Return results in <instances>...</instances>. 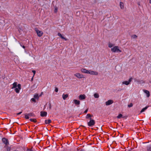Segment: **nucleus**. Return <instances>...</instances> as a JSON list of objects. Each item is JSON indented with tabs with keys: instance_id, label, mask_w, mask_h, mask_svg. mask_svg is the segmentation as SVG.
Listing matches in <instances>:
<instances>
[{
	"instance_id": "f257e3e1",
	"label": "nucleus",
	"mask_w": 151,
	"mask_h": 151,
	"mask_svg": "<svg viewBox=\"0 0 151 151\" xmlns=\"http://www.w3.org/2000/svg\"><path fill=\"white\" fill-rule=\"evenodd\" d=\"M111 51L114 52H121L122 50L119 49V47L118 46H115L111 49Z\"/></svg>"
},
{
	"instance_id": "412c9836",
	"label": "nucleus",
	"mask_w": 151,
	"mask_h": 151,
	"mask_svg": "<svg viewBox=\"0 0 151 151\" xmlns=\"http://www.w3.org/2000/svg\"><path fill=\"white\" fill-rule=\"evenodd\" d=\"M148 106H146L145 108H143L141 111L140 112L142 113L145 111L148 108Z\"/></svg>"
},
{
	"instance_id": "4468645a",
	"label": "nucleus",
	"mask_w": 151,
	"mask_h": 151,
	"mask_svg": "<svg viewBox=\"0 0 151 151\" xmlns=\"http://www.w3.org/2000/svg\"><path fill=\"white\" fill-rule=\"evenodd\" d=\"M17 82H14L12 84L13 86L12 87V89L14 88L17 86Z\"/></svg>"
},
{
	"instance_id": "37998d69",
	"label": "nucleus",
	"mask_w": 151,
	"mask_h": 151,
	"mask_svg": "<svg viewBox=\"0 0 151 151\" xmlns=\"http://www.w3.org/2000/svg\"><path fill=\"white\" fill-rule=\"evenodd\" d=\"M34 76H33L32 78H31V81H32L33 80V77H34Z\"/></svg>"
},
{
	"instance_id": "de8ad7c7",
	"label": "nucleus",
	"mask_w": 151,
	"mask_h": 151,
	"mask_svg": "<svg viewBox=\"0 0 151 151\" xmlns=\"http://www.w3.org/2000/svg\"><path fill=\"white\" fill-rule=\"evenodd\" d=\"M14 151H18L17 150H14Z\"/></svg>"
},
{
	"instance_id": "6ab92c4d",
	"label": "nucleus",
	"mask_w": 151,
	"mask_h": 151,
	"mask_svg": "<svg viewBox=\"0 0 151 151\" xmlns=\"http://www.w3.org/2000/svg\"><path fill=\"white\" fill-rule=\"evenodd\" d=\"M88 70L85 68H82L81 69V71L82 72L85 73H87Z\"/></svg>"
},
{
	"instance_id": "49530a36",
	"label": "nucleus",
	"mask_w": 151,
	"mask_h": 151,
	"mask_svg": "<svg viewBox=\"0 0 151 151\" xmlns=\"http://www.w3.org/2000/svg\"><path fill=\"white\" fill-rule=\"evenodd\" d=\"M80 151H84V150H80Z\"/></svg>"
},
{
	"instance_id": "5701e85b",
	"label": "nucleus",
	"mask_w": 151,
	"mask_h": 151,
	"mask_svg": "<svg viewBox=\"0 0 151 151\" xmlns=\"http://www.w3.org/2000/svg\"><path fill=\"white\" fill-rule=\"evenodd\" d=\"M108 47L109 48H111L114 45L111 43L110 42H109L108 43Z\"/></svg>"
},
{
	"instance_id": "f8f14e48",
	"label": "nucleus",
	"mask_w": 151,
	"mask_h": 151,
	"mask_svg": "<svg viewBox=\"0 0 151 151\" xmlns=\"http://www.w3.org/2000/svg\"><path fill=\"white\" fill-rule=\"evenodd\" d=\"M143 92L146 94V96L147 97H149L150 96V94L149 91L146 90H143Z\"/></svg>"
},
{
	"instance_id": "7c9ffc66",
	"label": "nucleus",
	"mask_w": 151,
	"mask_h": 151,
	"mask_svg": "<svg viewBox=\"0 0 151 151\" xmlns=\"http://www.w3.org/2000/svg\"><path fill=\"white\" fill-rule=\"evenodd\" d=\"M137 36L136 35H133L132 36V37L133 38H136L137 37Z\"/></svg>"
},
{
	"instance_id": "1a4fd4ad",
	"label": "nucleus",
	"mask_w": 151,
	"mask_h": 151,
	"mask_svg": "<svg viewBox=\"0 0 151 151\" xmlns=\"http://www.w3.org/2000/svg\"><path fill=\"white\" fill-rule=\"evenodd\" d=\"M113 103V101L112 100H109L107 101H106L105 103L106 105V106H108L110 105Z\"/></svg>"
},
{
	"instance_id": "b1692460",
	"label": "nucleus",
	"mask_w": 151,
	"mask_h": 151,
	"mask_svg": "<svg viewBox=\"0 0 151 151\" xmlns=\"http://www.w3.org/2000/svg\"><path fill=\"white\" fill-rule=\"evenodd\" d=\"M34 98L35 99H38L39 98V96L38 94H36L34 95Z\"/></svg>"
},
{
	"instance_id": "9b49d317",
	"label": "nucleus",
	"mask_w": 151,
	"mask_h": 151,
	"mask_svg": "<svg viewBox=\"0 0 151 151\" xmlns=\"http://www.w3.org/2000/svg\"><path fill=\"white\" fill-rule=\"evenodd\" d=\"M40 116L42 117L46 116H47V113L45 111H42L40 112Z\"/></svg>"
},
{
	"instance_id": "aec40b11",
	"label": "nucleus",
	"mask_w": 151,
	"mask_h": 151,
	"mask_svg": "<svg viewBox=\"0 0 151 151\" xmlns=\"http://www.w3.org/2000/svg\"><path fill=\"white\" fill-rule=\"evenodd\" d=\"M51 120L50 119L46 120L45 121V123L46 124H48L51 122Z\"/></svg>"
},
{
	"instance_id": "4be33fe9",
	"label": "nucleus",
	"mask_w": 151,
	"mask_h": 151,
	"mask_svg": "<svg viewBox=\"0 0 151 151\" xmlns=\"http://www.w3.org/2000/svg\"><path fill=\"white\" fill-rule=\"evenodd\" d=\"M86 118L88 119H90V118H91V114H87L86 116Z\"/></svg>"
},
{
	"instance_id": "f3484780",
	"label": "nucleus",
	"mask_w": 151,
	"mask_h": 151,
	"mask_svg": "<svg viewBox=\"0 0 151 151\" xmlns=\"http://www.w3.org/2000/svg\"><path fill=\"white\" fill-rule=\"evenodd\" d=\"M68 96V94H63L62 95L63 98V100H65Z\"/></svg>"
},
{
	"instance_id": "4c0bfd02",
	"label": "nucleus",
	"mask_w": 151,
	"mask_h": 151,
	"mask_svg": "<svg viewBox=\"0 0 151 151\" xmlns=\"http://www.w3.org/2000/svg\"><path fill=\"white\" fill-rule=\"evenodd\" d=\"M88 111V109H86L85 111H84V113H86Z\"/></svg>"
},
{
	"instance_id": "0eeeda50",
	"label": "nucleus",
	"mask_w": 151,
	"mask_h": 151,
	"mask_svg": "<svg viewBox=\"0 0 151 151\" xmlns=\"http://www.w3.org/2000/svg\"><path fill=\"white\" fill-rule=\"evenodd\" d=\"M74 76L78 78H84L83 75L79 73H77L75 74Z\"/></svg>"
},
{
	"instance_id": "20e7f679",
	"label": "nucleus",
	"mask_w": 151,
	"mask_h": 151,
	"mask_svg": "<svg viewBox=\"0 0 151 151\" xmlns=\"http://www.w3.org/2000/svg\"><path fill=\"white\" fill-rule=\"evenodd\" d=\"M14 91L17 93H19L21 89V85L20 84L17 85V86L14 88Z\"/></svg>"
},
{
	"instance_id": "ea45409f",
	"label": "nucleus",
	"mask_w": 151,
	"mask_h": 151,
	"mask_svg": "<svg viewBox=\"0 0 151 151\" xmlns=\"http://www.w3.org/2000/svg\"><path fill=\"white\" fill-rule=\"evenodd\" d=\"M49 109H51V104H49Z\"/></svg>"
},
{
	"instance_id": "cd10ccee",
	"label": "nucleus",
	"mask_w": 151,
	"mask_h": 151,
	"mask_svg": "<svg viewBox=\"0 0 151 151\" xmlns=\"http://www.w3.org/2000/svg\"><path fill=\"white\" fill-rule=\"evenodd\" d=\"M122 114H120L117 116V118L118 119H120L122 117Z\"/></svg>"
},
{
	"instance_id": "393cba45",
	"label": "nucleus",
	"mask_w": 151,
	"mask_h": 151,
	"mask_svg": "<svg viewBox=\"0 0 151 151\" xmlns=\"http://www.w3.org/2000/svg\"><path fill=\"white\" fill-rule=\"evenodd\" d=\"M94 97L96 98H98L99 97V94L97 93H94Z\"/></svg>"
},
{
	"instance_id": "c03bdc74",
	"label": "nucleus",
	"mask_w": 151,
	"mask_h": 151,
	"mask_svg": "<svg viewBox=\"0 0 151 151\" xmlns=\"http://www.w3.org/2000/svg\"><path fill=\"white\" fill-rule=\"evenodd\" d=\"M138 5H139V6H140V3L139 2H138Z\"/></svg>"
},
{
	"instance_id": "2f4dec72",
	"label": "nucleus",
	"mask_w": 151,
	"mask_h": 151,
	"mask_svg": "<svg viewBox=\"0 0 151 151\" xmlns=\"http://www.w3.org/2000/svg\"><path fill=\"white\" fill-rule=\"evenodd\" d=\"M32 73H33L34 74L33 76H34L35 73H36V71L35 70H32Z\"/></svg>"
},
{
	"instance_id": "f704fd0d",
	"label": "nucleus",
	"mask_w": 151,
	"mask_h": 151,
	"mask_svg": "<svg viewBox=\"0 0 151 151\" xmlns=\"http://www.w3.org/2000/svg\"><path fill=\"white\" fill-rule=\"evenodd\" d=\"M20 46L22 47L24 49H25V46H24V45H22V44H21L20 43Z\"/></svg>"
},
{
	"instance_id": "e433bc0d",
	"label": "nucleus",
	"mask_w": 151,
	"mask_h": 151,
	"mask_svg": "<svg viewBox=\"0 0 151 151\" xmlns=\"http://www.w3.org/2000/svg\"><path fill=\"white\" fill-rule=\"evenodd\" d=\"M35 87V88H37V86H36L35 84H34L32 86V87Z\"/></svg>"
},
{
	"instance_id": "39448f33",
	"label": "nucleus",
	"mask_w": 151,
	"mask_h": 151,
	"mask_svg": "<svg viewBox=\"0 0 151 151\" xmlns=\"http://www.w3.org/2000/svg\"><path fill=\"white\" fill-rule=\"evenodd\" d=\"M35 30L37 33L38 36L40 37L42 35L43 32L42 31L39 30L37 28H35Z\"/></svg>"
},
{
	"instance_id": "7ed1b4c3",
	"label": "nucleus",
	"mask_w": 151,
	"mask_h": 151,
	"mask_svg": "<svg viewBox=\"0 0 151 151\" xmlns=\"http://www.w3.org/2000/svg\"><path fill=\"white\" fill-rule=\"evenodd\" d=\"M25 118L26 119H28L29 118V117L35 116V115L33 113H30L28 114H24Z\"/></svg>"
},
{
	"instance_id": "58836bf2",
	"label": "nucleus",
	"mask_w": 151,
	"mask_h": 151,
	"mask_svg": "<svg viewBox=\"0 0 151 151\" xmlns=\"http://www.w3.org/2000/svg\"><path fill=\"white\" fill-rule=\"evenodd\" d=\"M22 111L20 112L17 113V115H19V114H21L22 113Z\"/></svg>"
},
{
	"instance_id": "9d476101",
	"label": "nucleus",
	"mask_w": 151,
	"mask_h": 151,
	"mask_svg": "<svg viewBox=\"0 0 151 151\" xmlns=\"http://www.w3.org/2000/svg\"><path fill=\"white\" fill-rule=\"evenodd\" d=\"M3 142L6 145H7L9 144V142L8 140L5 138H3L2 139Z\"/></svg>"
},
{
	"instance_id": "f03ea898",
	"label": "nucleus",
	"mask_w": 151,
	"mask_h": 151,
	"mask_svg": "<svg viewBox=\"0 0 151 151\" xmlns=\"http://www.w3.org/2000/svg\"><path fill=\"white\" fill-rule=\"evenodd\" d=\"M95 123V121L93 119H92V118H90V121L88 122L87 124L88 126L92 127L94 125Z\"/></svg>"
},
{
	"instance_id": "dca6fc26",
	"label": "nucleus",
	"mask_w": 151,
	"mask_h": 151,
	"mask_svg": "<svg viewBox=\"0 0 151 151\" xmlns=\"http://www.w3.org/2000/svg\"><path fill=\"white\" fill-rule=\"evenodd\" d=\"M74 103L76 105H79L80 104V101H79L76 99H74L73 100Z\"/></svg>"
},
{
	"instance_id": "423d86ee",
	"label": "nucleus",
	"mask_w": 151,
	"mask_h": 151,
	"mask_svg": "<svg viewBox=\"0 0 151 151\" xmlns=\"http://www.w3.org/2000/svg\"><path fill=\"white\" fill-rule=\"evenodd\" d=\"M132 80V78H130L128 81H123L122 82V84L123 85H129L130 83V82H131Z\"/></svg>"
},
{
	"instance_id": "bb28decb",
	"label": "nucleus",
	"mask_w": 151,
	"mask_h": 151,
	"mask_svg": "<svg viewBox=\"0 0 151 151\" xmlns=\"http://www.w3.org/2000/svg\"><path fill=\"white\" fill-rule=\"evenodd\" d=\"M30 120L34 122H37V120L35 119H30Z\"/></svg>"
},
{
	"instance_id": "6e6552de",
	"label": "nucleus",
	"mask_w": 151,
	"mask_h": 151,
	"mask_svg": "<svg viewBox=\"0 0 151 151\" xmlns=\"http://www.w3.org/2000/svg\"><path fill=\"white\" fill-rule=\"evenodd\" d=\"M86 98V96L85 94H81L79 96V99L80 100H83Z\"/></svg>"
},
{
	"instance_id": "2eb2a0df",
	"label": "nucleus",
	"mask_w": 151,
	"mask_h": 151,
	"mask_svg": "<svg viewBox=\"0 0 151 151\" xmlns=\"http://www.w3.org/2000/svg\"><path fill=\"white\" fill-rule=\"evenodd\" d=\"M90 74L92 75H97L98 74V73L96 71L91 70L90 73Z\"/></svg>"
},
{
	"instance_id": "c85d7f7f",
	"label": "nucleus",
	"mask_w": 151,
	"mask_h": 151,
	"mask_svg": "<svg viewBox=\"0 0 151 151\" xmlns=\"http://www.w3.org/2000/svg\"><path fill=\"white\" fill-rule=\"evenodd\" d=\"M58 11V8L57 7H55V8L54 10V12L55 13H56Z\"/></svg>"
},
{
	"instance_id": "79ce46f5",
	"label": "nucleus",
	"mask_w": 151,
	"mask_h": 151,
	"mask_svg": "<svg viewBox=\"0 0 151 151\" xmlns=\"http://www.w3.org/2000/svg\"><path fill=\"white\" fill-rule=\"evenodd\" d=\"M7 151H10V148H8L7 149Z\"/></svg>"
},
{
	"instance_id": "c9c22d12",
	"label": "nucleus",
	"mask_w": 151,
	"mask_h": 151,
	"mask_svg": "<svg viewBox=\"0 0 151 151\" xmlns=\"http://www.w3.org/2000/svg\"><path fill=\"white\" fill-rule=\"evenodd\" d=\"M91 70H88V72H87V74H90V73H91Z\"/></svg>"
},
{
	"instance_id": "a211bd4d",
	"label": "nucleus",
	"mask_w": 151,
	"mask_h": 151,
	"mask_svg": "<svg viewBox=\"0 0 151 151\" xmlns=\"http://www.w3.org/2000/svg\"><path fill=\"white\" fill-rule=\"evenodd\" d=\"M119 6H120V8L121 9H124V3L123 2H120V4H119Z\"/></svg>"
},
{
	"instance_id": "72a5a7b5",
	"label": "nucleus",
	"mask_w": 151,
	"mask_h": 151,
	"mask_svg": "<svg viewBox=\"0 0 151 151\" xmlns=\"http://www.w3.org/2000/svg\"><path fill=\"white\" fill-rule=\"evenodd\" d=\"M133 106V104L132 103L130 104L129 105H128V106L129 107H132Z\"/></svg>"
},
{
	"instance_id": "ddd939ff",
	"label": "nucleus",
	"mask_w": 151,
	"mask_h": 151,
	"mask_svg": "<svg viewBox=\"0 0 151 151\" xmlns=\"http://www.w3.org/2000/svg\"><path fill=\"white\" fill-rule=\"evenodd\" d=\"M58 35L62 39L64 40H67V39L63 36L60 33H58Z\"/></svg>"
},
{
	"instance_id": "a19ab883",
	"label": "nucleus",
	"mask_w": 151,
	"mask_h": 151,
	"mask_svg": "<svg viewBox=\"0 0 151 151\" xmlns=\"http://www.w3.org/2000/svg\"><path fill=\"white\" fill-rule=\"evenodd\" d=\"M27 151H32V150L31 149H27Z\"/></svg>"
},
{
	"instance_id": "c756f323",
	"label": "nucleus",
	"mask_w": 151,
	"mask_h": 151,
	"mask_svg": "<svg viewBox=\"0 0 151 151\" xmlns=\"http://www.w3.org/2000/svg\"><path fill=\"white\" fill-rule=\"evenodd\" d=\"M31 101L34 102H36V100L35 98H32L31 99Z\"/></svg>"
},
{
	"instance_id": "a18cd8bd",
	"label": "nucleus",
	"mask_w": 151,
	"mask_h": 151,
	"mask_svg": "<svg viewBox=\"0 0 151 151\" xmlns=\"http://www.w3.org/2000/svg\"><path fill=\"white\" fill-rule=\"evenodd\" d=\"M149 2L151 4V0H150Z\"/></svg>"
},
{
	"instance_id": "a878e982",
	"label": "nucleus",
	"mask_w": 151,
	"mask_h": 151,
	"mask_svg": "<svg viewBox=\"0 0 151 151\" xmlns=\"http://www.w3.org/2000/svg\"><path fill=\"white\" fill-rule=\"evenodd\" d=\"M147 151H151V146H148L147 147Z\"/></svg>"
},
{
	"instance_id": "473e14b6",
	"label": "nucleus",
	"mask_w": 151,
	"mask_h": 151,
	"mask_svg": "<svg viewBox=\"0 0 151 151\" xmlns=\"http://www.w3.org/2000/svg\"><path fill=\"white\" fill-rule=\"evenodd\" d=\"M55 91L56 92H58V88L57 87H55Z\"/></svg>"
}]
</instances>
